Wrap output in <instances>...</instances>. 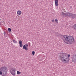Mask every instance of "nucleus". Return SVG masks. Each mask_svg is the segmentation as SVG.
Here are the masks:
<instances>
[{"label": "nucleus", "mask_w": 76, "mask_h": 76, "mask_svg": "<svg viewBox=\"0 0 76 76\" xmlns=\"http://www.w3.org/2000/svg\"><path fill=\"white\" fill-rule=\"evenodd\" d=\"M61 37H63L65 39H64L63 37L61 38V39H63L65 44H69L68 42H72L75 41V39L72 36L62 35Z\"/></svg>", "instance_id": "obj_1"}, {"label": "nucleus", "mask_w": 76, "mask_h": 76, "mask_svg": "<svg viewBox=\"0 0 76 76\" xmlns=\"http://www.w3.org/2000/svg\"><path fill=\"white\" fill-rule=\"evenodd\" d=\"M60 54L61 60L63 63L64 62L65 63H69V58H68L66 56V55H67V53H61Z\"/></svg>", "instance_id": "obj_2"}, {"label": "nucleus", "mask_w": 76, "mask_h": 76, "mask_svg": "<svg viewBox=\"0 0 76 76\" xmlns=\"http://www.w3.org/2000/svg\"><path fill=\"white\" fill-rule=\"evenodd\" d=\"M0 70V75H2V76H6L7 75V69L6 67H2Z\"/></svg>", "instance_id": "obj_3"}, {"label": "nucleus", "mask_w": 76, "mask_h": 76, "mask_svg": "<svg viewBox=\"0 0 76 76\" xmlns=\"http://www.w3.org/2000/svg\"><path fill=\"white\" fill-rule=\"evenodd\" d=\"M68 17H70L72 19H74L75 18H76V14H73L72 13L68 12Z\"/></svg>", "instance_id": "obj_4"}, {"label": "nucleus", "mask_w": 76, "mask_h": 76, "mask_svg": "<svg viewBox=\"0 0 76 76\" xmlns=\"http://www.w3.org/2000/svg\"><path fill=\"white\" fill-rule=\"evenodd\" d=\"M11 70H11H10V73H11V74L13 76H15V71H16V69H15V68H12Z\"/></svg>", "instance_id": "obj_5"}, {"label": "nucleus", "mask_w": 76, "mask_h": 76, "mask_svg": "<svg viewBox=\"0 0 76 76\" xmlns=\"http://www.w3.org/2000/svg\"><path fill=\"white\" fill-rule=\"evenodd\" d=\"M61 15H65L66 16H68V15L69 14V12L68 13H64V12H62L61 13Z\"/></svg>", "instance_id": "obj_6"}, {"label": "nucleus", "mask_w": 76, "mask_h": 76, "mask_svg": "<svg viewBox=\"0 0 76 76\" xmlns=\"http://www.w3.org/2000/svg\"><path fill=\"white\" fill-rule=\"evenodd\" d=\"M58 0H55V4L56 6H58Z\"/></svg>", "instance_id": "obj_7"}, {"label": "nucleus", "mask_w": 76, "mask_h": 76, "mask_svg": "<svg viewBox=\"0 0 76 76\" xmlns=\"http://www.w3.org/2000/svg\"><path fill=\"white\" fill-rule=\"evenodd\" d=\"M55 34L56 35L57 37H58L59 36H61L62 35L60 34V33L57 32H56L55 33Z\"/></svg>", "instance_id": "obj_8"}, {"label": "nucleus", "mask_w": 76, "mask_h": 76, "mask_svg": "<svg viewBox=\"0 0 76 76\" xmlns=\"http://www.w3.org/2000/svg\"><path fill=\"white\" fill-rule=\"evenodd\" d=\"M23 49H25V50L26 51H27L28 50V48H27V47H26V46L25 45H24L23 47Z\"/></svg>", "instance_id": "obj_9"}, {"label": "nucleus", "mask_w": 76, "mask_h": 76, "mask_svg": "<svg viewBox=\"0 0 76 76\" xmlns=\"http://www.w3.org/2000/svg\"><path fill=\"white\" fill-rule=\"evenodd\" d=\"M17 14L20 15L22 14V12H21L20 11H18L17 12Z\"/></svg>", "instance_id": "obj_10"}, {"label": "nucleus", "mask_w": 76, "mask_h": 76, "mask_svg": "<svg viewBox=\"0 0 76 76\" xmlns=\"http://www.w3.org/2000/svg\"><path fill=\"white\" fill-rule=\"evenodd\" d=\"M73 28L75 29L76 31V24H74L73 26Z\"/></svg>", "instance_id": "obj_11"}, {"label": "nucleus", "mask_w": 76, "mask_h": 76, "mask_svg": "<svg viewBox=\"0 0 76 76\" xmlns=\"http://www.w3.org/2000/svg\"><path fill=\"white\" fill-rule=\"evenodd\" d=\"M8 31L9 32H11L12 31V29L10 28H9L8 29Z\"/></svg>", "instance_id": "obj_12"}, {"label": "nucleus", "mask_w": 76, "mask_h": 76, "mask_svg": "<svg viewBox=\"0 0 76 76\" xmlns=\"http://www.w3.org/2000/svg\"><path fill=\"white\" fill-rule=\"evenodd\" d=\"M17 75H19V74H20V73H21V72H20L19 71H17Z\"/></svg>", "instance_id": "obj_13"}, {"label": "nucleus", "mask_w": 76, "mask_h": 76, "mask_svg": "<svg viewBox=\"0 0 76 76\" xmlns=\"http://www.w3.org/2000/svg\"><path fill=\"white\" fill-rule=\"evenodd\" d=\"M13 42L14 43H18V42L17 41H16L15 40H13Z\"/></svg>", "instance_id": "obj_14"}, {"label": "nucleus", "mask_w": 76, "mask_h": 76, "mask_svg": "<svg viewBox=\"0 0 76 76\" xmlns=\"http://www.w3.org/2000/svg\"><path fill=\"white\" fill-rule=\"evenodd\" d=\"M19 44H22V41H21V40H20L19 41Z\"/></svg>", "instance_id": "obj_15"}, {"label": "nucleus", "mask_w": 76, "mask_h": 76, "mask_svg": "<svg viewBox=\"0 0 76 76\" xmlns=\"http://www.w3.org/2000/svg\"><path fill=\"white\" fill-rule=\"evenodd\" d=\"M20 47H23V45L22 44V43L21 44H20Z\"/></svg>", "instance_id": "obj_16"}, {"label": "nucleus", "mask_w": 76, "mask_h": 76, "mask_svg": "<svg viewBox=\"0 0 76 76\" xmlns=\"http://www.w3.org/2000/svg\"><path fill=\"white\" fill-rule=\"evenodd\" d=\"M4 34L5 37H6V31H4Z\"/></svg>", "instance_id": "obj_17"}, {"label": "nucleus", "mask_w": 76, "mask_h": 76, "mask_svg": "<svg viewBox=\"0 0 76 76\" xmlns=\"http://www.w3.org/2000/svg\"><path fill=\"white\" fill-rule=\"evenodd\" d=\"M32 55H35V51H33L32 52Z\"/></svg>", "instance_id": "obj_18"}, {"label": "nucleus", "mask_w": 76, "mask_h": 76, "mask_svg": "<svg viewBox=\"0 0 76 76\" xmlns=\"http://www.w3.org/2000/svg\"><path fill=\"white\" fill-rule=\"evenodd\" d=\"M55 21L56 22H58V20L57 19H56L55 20Z\"/></svg>", "instance_id": "obj_19"}, {"label": "nucleus", "mask_w": 76, "mask_h": 76, "mask_svg": "<svg viewBox=\"0 0 76 76\" xmlns=\"http://www.w3.org/2000/svg\"><path fill=\"white\" fill-rule=\"evenodd\" d=\"M70 54L68 55V57H69H69H70Z\"/></svg>", "instance_id": "obj_20"}, {"label": "nucleus", "mask_w": 76, "mask_h": 76, "mask_svg": "<svg viewBox=\"0 0 76 76\" xmlns=\"http://www.w3.org/2000/svg\"><path fill=\"white\" fill-rule=\"evenodd\" d=\"M25 45L26 47H28V44H26Z\"/></svg>", "instance_id": "obj_21"}, {"label": "nucleus", "mask_w": 76, "mask_h": 76, "mask_svg": "<svg viewBox=\"0 0 76 76\" xmlns=\"http://www.w3.org/2000/svg\"><path fill=\"white\" fill-rule=\"evenodd\" d=\"M45 58V56H43V58Z\"/></svg>", "instance_id": "obj_22"}, {"label": "nucleus", "mask_w": 76, "mask_h": 76, "mask_svg": "<svg viewBox=\"0 0 76 76\" xmlns=\"http://www.w3.org/2000/svg\"><path fill=\"white\" fill-rule=\"evenodd\" d=\"M54 21V20H52V22H53Z\"/></svg>", "instance_id": "obj_23"}, {"label": "nucleus", "mask_w": 76, "mask_h": 76, "mask_svg": "<svg viewBox=\"0 0 76 76\" xmlns=\"http://www.w3.org/2000/svg\"><path fill=\"white\" fill-rule=\"evenodd\" d=\"M70 7L71 9H72V7L71 6Z\"/></svg>", "instance_id": "obj_24"}, {"label": "nucleus", "mask_w": 76, "mask_h": 76, "mask_svg": "<svg viewBox=\"0 0 76 76\" xmlns=\"http://www.w3.org/2000/svg\"><path fill=\"white\" fill-rule=\"evenodd\" d=\"M1 25V22L0 21V26Z\"/></svg>", "instance_id": "obj_25"}]
</instances>
